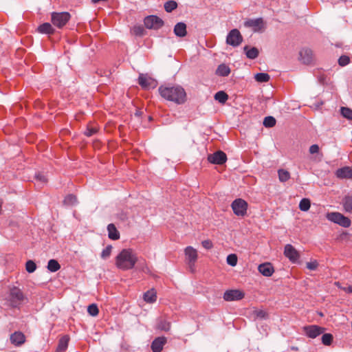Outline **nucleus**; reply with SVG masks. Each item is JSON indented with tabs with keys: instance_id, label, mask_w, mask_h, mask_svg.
Listing matches in <instances>:
<instances>
[{
	"instance_id": "1",
	"label": "nucleus",
	"mask_w": 352,
	"mask_h": 352,
	"mask_svg": "<svg viewBox=\"0 0 352 352\" xmlns=\"http://www.w3.org/2000/svg\"><path fill=\"white\" fill-rule=\"evenodd\" d=\"M159 92L163 98L178 104H184L186 100V91L179 85L172 87L160 86L159 87Z\"/></svg>"
},
{
	"instance_id": "2",
	"label": "nucleus",
	"mask_w": 352,
	"mask_h": 352,
	"mask_svg": "<svg viewBox=\"0 0 352 352\" xmlns=\"http://www.w3.org/2000/svg\"><path fill=\"white\" fill-rule=\"evenodd\" d=\"M138 257L131 249H123L116 257V266L122 270L133 269Z\"/></svg>"
},
{
	"instance_id": "3",
	"label": "nucleus",
	"mask_w": 352,
	"mask_h": 352,
	"mask_svg": "<svg viewBox=\"0 0 352 352\" xmlns=\"http://www.w3.org/2000/svg\"><path fill=\"white\" fill-rule=\"evenodd\" d=\"M24 300L25 296L20 289L15 287L10 289L8 296V300L10 306L17 307L23 303Z\"/></svg>"
},
{
	"instance_id": "4",
	"label": "nucleus",
	"mask_w": 352,
	"mask_h": 352,
	"mask_svg": "<svg viewBox=\"0 0 352 352\" xmlns=\"http://www.w3.org/2000/svg\"><path fill=\"white\" fill-rule=\"evenodd\" d=\"M326 217L330 221L337 223L344 228H349L351 224L350 219L340 212H328Z\"/></svg>"
},
{
	"instance_id": "5",
	"label": "nucleus",
	"mask_w": 352,
	"mask_h": 352,
	"mask_svg": "<svg viewBox=\"0 0 352 352\" xmlns=\"http://www.w3.org/2000/svg\"><path fill=\"white\" fill-rule=\"evenodd\" d=\"M231 208L235 215L238 217H244L247 214L248 204L244 199L238 198L232 201Z\"/></svg>"
},
{
	"instance_id": "6",
	"label": "nucleus",
	"mask_w": 352,
	"mask_h": 352,
	"mask_svg": "<svg viewBox=\"0 0 352 352\" xmlns=\"http://www.w3.org/2000/svg\"><path fill=\"white\" fill-rule=\"evenodd\" d=\"M245 28H251L254 32H263L266 28V23L263 19H249L244 22Z\"/></svg>"
},
{
	"instance_id": "7",
	"label": "nucleus",
	"mask_w": 352,
	"mask_h": 352,
	"mask_svg": "<svg viewBox=\"0 0 352 352\" xmlns=\"http://www.w3.org/2000/svg\"><path fill=\"white\" fill-rule=\"evenodd\" d=\"M69 12H53L52 14V23L58 28H62L70 19Z\"/></svg>"
},
{
	"instance_id": "8",
	"label": "nucleus",
	"mask_w": 352,
	"mask_h": 352,
	"mask_svg": "<svg viewBox=\"0 0 352 352\" xmlns=\"http://www.w3.org/2000/svg\"><path fill=\"white\" fill-rule=\"evenodd\" d=\"M243 42V36L237 29H232L226 37V43L232 47H238Z\"/></svg>"
},
{
	"instance_id": "9",
	"label": "nucleus",
	"mask_w": 352,
	"mask_h": 352,
	"mask_svg": "<svg viewBox=\"0 0 352 352\" xmlns=\"http://www.w3.org/2000/svg\"><path fill=\"white\" fill-rule=\"evenodd\" d=\"M144 25L148 29L158 30L164 25V21L155 15H150L144 18Z\"/></svg>"
},
{
	"instance_id": "10",
	"label": "nucleus",
	"mask_w": 352,
	"mask_h": 352,
	"mask_svg": "<svg viewBox=\"0 0 352 352\" xmlns=\"http://www.w3.org/2000/svg\"><path fill=\"white\" fill-rule=\"evenodd\" d=\"M208 161L213 164L222 165L227 161V155L222 151H218L208 155Z\"/></svg>"
},
{
	"instance_id": "11",
	"label": "nucleus",
	"mask_w": 352,
	"mask_h": 352,
	"mask_svg": "<svg viewBox=\"0 0 352 352\" xmlns=\"http://www.w3.org/2000/svg\"><path fill=\"white\" fill-rule=\"evenodd\" d=\"M138 83L143 89H149L156 87V81L147 74H140Z\"/></svg>"
},
{
	"instance_id": "12",
	"label": "nucleus",
	"mask_w": 352,
	"mask_h": 352,
	"mask_svg": "<svg viewBox=\"0 0 352 352\" xmlns=\"http://www.w3.org/2000/svg\"><path fill=\"white\" fill-rule=\"evenodd\" d=\"M245 294L239 289H229L225 292L223 299L226 301L239 300L244 298Z\"/></svg>"
},
{
	"instance_id": "13",
	"label": "nucleus",
	"mask_w": 352,
	"mask_h": 352,
	"mask_svg": "<svg viewBox=\"0 0 352 352\" xmlns=\"http://www.w3.org/2000/svg\"><path fill=\"white\" fill-rule=\"evenodd\" d=\"M303 330L309 338H315L324 332V328L317 325H309L304 327Z\"/></svg>"
},
{
	"instance_id": "14",
	"label": "nucleus",
	"mask_w": 352,
	"mask_h": 352,
	"mask_svg": "<svg viewBox=\"0 0 352 352\" xmlns=\"http://www.w3.org/2000/svg\"><path fill=\"white\" fill-rule=\"evenodd\" d=\"M300 60L303 64L309 65L314 60L313 51L309 48H302L299 52Z\"/></svg>"
},
{
	"instance_id": "15",
	"label": "nucleus",
	"mask_w": 352,
	"mask_h": 352,
	"mask_svg": "<svg viewBox=\"0 0 352 352\" xmlns=\"http://www.w3.org/2000/svg\"><path fill=\"white\" fill-rule=\"evenodd\" d=\"M186 260L188 261V263L190 268L195 265L197 259V250L191 246H188L185 248L184 250Z\"/></svg>"
},
{
	"instance_id": "16",
	"label": "nucleus",
	"mask_w": 352,
	"mask_h": 352,
	"mask_svg": "<svg viewBox=\"0 0 352 352\" xmlns=\"http://www.w3.org/2000/svg\"><path fill=\"white\" fill-rule=\"evenodd\" d=\"M284 254L292 263H296L300 257L298 251L290 244L285 245Z\"/></svg>"
},
{
	"instance_id": "17",
	"label": "nucleus",
	"mask_w": 352,
	"mask_h": 352,
	"mask_svg": "<svg viewBox=\"0 0 352 352\" xmlns=\"http://www.w3.org/2000/svg\"><path fill=\"white\" fill-rule=\"evenodd\" d=\"M258 272L265 276H271L274 272V269L270 263L260 264L258 267Z\"/></svg>"
},
{
	"instance_id": "18",
	"label": "nucleus",
	"mask_w": 352,
	"mask_h": 352,
	"mask_svg": "<svg viewBox=\"0 0 352 352\" xmlns=\"http://www.w3.org/2000/svg\"><path fill=\"white\" fill-rule=\"evenodd\" d=\"M336 175L340 179H352V168L344 166L338 168L336 172Z\"/></svg>"
},
{
	"instance_id": "19",
	"label": "nucleus",
	"mask_w": 352,
	"mask_h": 352,
	"mask_svg": "<svg viewBox=\"0 0 352 352\" xmlns=\"http://www.w3.org/2000/svg\"><path fill=\"white\" fill-rule=\"evenodd\" d=\"M166 342V338L164 337L155 338L151 344V349L153 352H161Z\"/></svg>"
},
{
	"instance_id": "20",
	"label": "nucleus",
	"mask_w": 352,
	"mask_h": 352,
	"mask_svg": "<svg viewBox=\"0 0 352 352\" xmlns=\"http://www.w3.org/2000/svg\"><path fill=\"white\" fill-rule=\"evenodd\" d=\"M11 343L15 346H19L23 344L25 341L24 334L21 331H16L10 336Z\"/></svg>"
},
{
	"instance_id": "21",
	"label": "nucleus",
	"mask_w": 352,
	"mask_h": 352,
	"mask_svg": "<svg viewBox=\"0 0 352 352\" xmlns=\"http://www.w3.org/2000/svg\"><path fill=\"white\" fill-rule=\"evenodd\" d=\"M174 34L178 37H184L187 34L186 25L183 22L177 23L173 30Z\"/></svg>"
},
{
	"instance_id": "22",
	"label": "nucleus",
	"mask_w": 352,
	"mask_h": 352,
	"mask_svg": "<svg viewBox=\"0 0 352 352\" xmlns=\"http://www.w3.org/2000/svg\"><path fill=\"white\" fill-rule=\"evenodd\" d=\"M108 236L112 240H118L120 239V232L117 230L113 223L107 226Z\"/></svg>"
},
{
	"instance_id": "23",
	"label": "nucleus",
	"mask_w": 352,
	"mask_h": 352,
	"mask_svg": "<svg viewBox=\"0 0 352 352\" xmlns=\"http://www.w3.org/2000/svg\"><path fill=\"white\" fill-rule=\"evenodd\" d=\"M144 300L147 303H153L157 300V292L154 289H151L144 294Z\"/></svg>"
},
{
	"instance_id": "24",
	"label": "nucleus",
	"mask_w": 352,
	"mask_h": 352,
	"mask_svg": "<svg viewBox=\"0 0 352 352\" xmlns=\"http://www.w3.org/2000/svg\"><path fill=\"white\" fill-rule=\"evenodd\" d=\"M243 50L245 52L247 57L250 59H255L258 56V50L255 47L249 48L248 46L246 45L244 47Z\"/></svg>"
},
{
	"instance_id": "25",
	"label": "nucleus",
	"mask_w": 352,
	"mask_h": 352,
	"mask_svg": "<svg viewBox=\"0 0 352 352\" xmlns=\"http://www.w3.org/2000/svg\"><path fill=\"white\" fill-rule=\"evenodd\" d=\"M69 338L67 336H63L58 341V344L56 351L64 352L67 350L68 346Z\"/></svg>"
},
{
	"instance_id": "26",
	"label": "nucleus",
	"mask_w": 352,
	"mask_h": 352,
	"mask_svg": "<svg viewBox=\"0 0 352 352\" xmlns=\"http://www.w3.org/2000/svg\"><path fill=\"white\" fill-rule=\"evenodd\" d=\"M38 30L41 33L43 34H53L54 32V30L52 28V25L49 23H45L38 26Z\"/></svg>"
},
{
	"instance_id": "27",
	"label": "nucleus",
	"mask_w": 352,
	"mask_h": 352,
	"mask_svg": "<svg viewBox=\"0 0 352 352\" xmlns=\"http://www.w3.org/2000/svg\"><path fill=\"white\" fill-rule=\"evenodd\" d=\"M230 73V69L229 67L225 64L219 65L216 71V74L220 76H227Z\"/></svg>"
},
{
	"instance_id": "28",
	"label": "nucleus",
	"mask_w": 352,
	"mask_h": 352,
	"mask_svg": "<svg viewBox=\"0 0 352 352\" xmlns=\"http://www.w3.org/2000/svg\"><path fill=\"white\" fill-rule=\"evenodd\" d=\"M157 328L162 331H168L170 328V323L163 318H160L158 320Z\"/></svg>"
},
{
	"instance_id": "29",
	"label": "nucleus",
	"mask_w": 352,
	"mask_h": 352,
	"mask_svg": "<svg viewBox=\"0 0 352 352\" xmlns=\"http://www.w3.org/2000/svg\"><path fill=\"white\" fill-rule=\"evenodd\" d=\"M214 98L219 102L224 104L228 100V96L223 91H219L215 94Z\"/></svg>"
},
{
	"instance_id": "30",
	"label": "nucleus",
	"mask_w": 352,
	"mask_h": 352,
	"mask_svg": "<svg viewBox=\"0 0 352 352\" xmlns=\"http://www.w3.org/2000/svg\"><path fill=\"white\" fill-rule=\"evenodd\" d=\"M343 207L346 212H352V196H346L344 198Z\"/></svg>"
},
{
	"instance_id": "31",
	"label": "nucleus",
	"mask_w": 352,
	"mask_h": 352,
	"mask_svg": "<svg viewBox=\"0 0 352 352\" xmlns=\"http://www.w3.org/2000/svg\"><path fill=\"white\" fill-rule=\"evenodd\" d=\"M60 268L58 262L55 259H50L47 263V269L52 272H57Z\"/></svg>"
},
{
	"instance_id": "32",
	"label": "nucleus",
	"mask_w": 352,
	"mask_h": 352,
	"mask_svg": "<svg viewBox=\"0 0 352 352\" xmlns=\"http://www.w3.org/2000/svg\"><path fill=\"white\" fill-rule=\"evenodd\" d=\"M63 204L67 206H74L77 204V198L74 195H68L65 197Z\"/></svg>"
},
{
	"instance_id": "33",
	"label": "nucleus",
	"mask_w": 352,
	"mask_h": 352,
	"mask_svg": "<svg viewBox=\"0 0 352 352\" xmlns=\"http://www.w3.org/2000/svg\"><path fill=\"white\" fill-rule=\"evenodd\" d=\"M278 178L281 182H285L290 178V173L284 169H279L278 170Z\"/></svg>"
},
{
	"instance_id": "34",
	"label": "nucleus",
	"mask_w": 352,
	"mask_h": 352,
	"mask_svg": "<svg viewBox=\"0 0 352 352\" xmlns=\"http://www.w3.org/2000/svg\"><path fill=\"white\" fill-rule=\"evenodd\" d=\"M255 80L258 82H267L270 80V75L267 73H258L254 76Z\"/></svg>"
},
{
	"instance_id": "35",
	"label": "nucleus",
	"mask_w": 352,
	"mask_h": 352,
	"mask_svg": "<svg viewBox=\"0 0 352 352\" xmlns=\"http://www.w3.org/2000/svg\"><path fill=\"white\" fill-rule=\"evenodd\" d=\"M311 202L309 199L304 198L302 199L299 204V208L302 211H307L310 208Z\"/></svg>"
},
{
	"instance_id": "36",
	"label": "nucleus",
	"mask_w": 352,
	"mask_h": 352,
	"mask_svg": "<svg viewBox=\"0 0 352 352\" xmlns=\"http://www.w3.org/2000/svg\"><path fill=\"white\" fill-rule=\"evenodd\" d=\"M177 3L176 1L170 0L164 3V9L167 12H171L173 10L176 9Z\"/></svg>"
},
{
	"instance_id": "37",
	"label": "nucleus",
	"mask_w": 352,
	"mask_h": 352,
	"mask_svg": "<svg viewBox=\"0 0 352 352\" xmlns=\"http://www.w3.org/2000/svg\"><path fill=\"white\" fill-rule=\"evenodd\" d=\"M98 131V127L96 125L89 124L87 125V130L85 131L86 136L90 137L94 134L96 133Z\"/></svg>"
},
{
	"instance_id": "38",
	"label": "nucleus",
	"mask_w": 352,
	"mask_h": 352,
	"mask_svg": "<svg viewBox=\"0 0 352 352\" xmlns=\"http://www.w3.org/2000/svg\"><path fill=\"white\" fill-rule=\"evenodd\" d=\"M276 119L272 116H267L264 118L263 125L265 127H273L276 124Z\"/></svg>"
},
{
	"instance_id": "39",
	"label": "nucleus",
	"mask_w": 352,
	"mask_h": 352,
	"mask_svg": "<svg viewBox=\"0 0 352 352\" xmlns=\"http://www.w3.org/2000/svg\"><path fill=\"white\" fill-rule=\"evenodd\" d=\"M340 112L344 118L352 120V109L348 107H342Z\"/></svg>"
},
{
	"instance_id": "40",
	"label": "nucleus",
	"mask_w": 352,
	"mask_h": 352,
	"mask_svg": "<svg viewBox=\"0 0 352 352\" xmlns=\"http://www.w3.org/2000/svg\"><path fill=\"white\" fill-rule=\"evenodd\" d=\"M333 341V336L331 333H324L322 336V342L326 346H329Z\"/></svg>"
},
{
	"instance_id": "41",
	"label": "nucleus",
	"mask_w": 352,
	"mask_h": 352,
	"mask_svg": "<svg viewBox=\"0 0 352 352\" xmlns=\"http://www.w3.org/2000/svg\"><path fill=\"white\" fill-rule=\"evenodd\" d=\"M87 311L89 315H91L92 316H96L99 313V309L96 305L91 304L88 306Z\"/></svg>"
},
{
	"instance_id": "42",
	"label": "nucleus",
	"mask_w": 352,
	"mask_h": 352,
	"mask_svg": "<svg viewBox=\"0 0 352 352\" xmlns=\"http://www.w3.org/2000/svg\"><path fill=\"white\" fill-rule=\"evenodd\" d=\"M112 245H107L105 249H104L101 253V258H103V259H107L108 258L111 254V251H112Z\"/></svg>"
},
{
	"instance_id": "43",
	"label": "nucleus",
	"mask_w": 352,
	"mask_h": 352,
	"mask_svg": "<svg viewBox=\"0 0 352 352\" xmlns=\"http://www.w3.org/2000/svg\"><path fill=\"white\" fill-rule=\"evenodd\" d=\"M36 265L33 261H28L25 264V269L29 273H32L36 270Z\"/></svg>"
},
{
	"instance_id": "44",
	"label": "nucleus",
	"mask_w": 352,
	"mask_h": 352,
	"mask_svg": "<svg viewBox=\"0 0 352 352\" xmlns=\"http://www.w3.org/2000/svg\"><path fill=\"white\" fill-rule=\"evenodd\" d=\"M226 260H227L228 264H229L230 265H231L232 267L235 266L237 263V256L234 254H229L227 256Z\"/></svg>"
},
{
	"instance_id": "45",
	"label": "nucleus",
	"mask_w": 352,
	"mask_h": 352,
	"mask_svg": "<svg viewBox=\"0 0 352 352\" xmlns=\"http://www.w3.org/2000/svg\"><path fill=\"white\" fill-rule=\"evenodd\" d=\"M350 63V58L346 55L341 56L338 59V64L341 67H344Z\"/></svg>"
},
{
	"instance_id": "46",
	"label": "nucleus",
	"mask_w": 352,
	"mask_h": 352,
	"mask_svg": "<svg viewBox=\"0 0 352 352\" xmlns=\"http://www.w3.org/2000/svg\"><path fill=\"white\" fill-rule=\"evenodd\" d=\"M253 315L256 318H261V319H263V318H265L266 316H267V314L265 311L263 310H261V309H256V310H254L253 311Z\"/></svg>"
},
{
	"instance_id": "47",
	"label": "nucleus",
	"mask_w": 352,
	"mask_h": 352,
	"mask_svg": "<svg viewBox=\"0 0 352 352\" xmlns=\"http://www.w3.org/2000/svg\"><path fill=\"white\" fill-rule=\"evenodd\" d=\"M138 268L142 272L149 274L151 272L148 267L147 266L146 261L144 260L142 263H140L138 265Z\"/></svg>"
},
{
	"instance_id": "48",
	"label": "nucleus",
	"mask_w": 352,
	"mask_h": 352,
	"mask_svg": "<svg viewBox=\"0 0 352 352\" xmlns=\"http://www.w3.org/2000/svg\"><path fill=\"white\" fill-rule=\"evenodd\" d=\"M318 266L317 261L309 262L307 263V267L311 270H315Z\"/></svg>"
},
{
	"instance_id": "49",
	"label": "nucleus",
	"mask_w": 352,
	"mask_h": 352,
	"mask_svg": "<svg viewBox=\"0 0 352 352\" xmlns=\"http://www.w3.org/2000/svg\"><path fill=\"white\" fill-rule=\"evenodd\" d=\"M203 247L207 250H210L212 248V243L210 240L203 241L201 243Z\"/></svg>"
},
{
	"instance_id": "50",
	"label": "nucleus",
	"mask_w": 352,
	"mask_h": 352,
	"mask_svg": "<svg viewBox=\"0 0 352 352\" xmlns=\"http://www.w3.org/2000/svg\"><path fill=\"white\" fill-rule=\"evenodd\" d=\"M320 148L318 144H313L309 147V153L311 154L318 153L319 152Z\"/></svg>"
},
{
	"instance_id": "51",
	"label": "nucleus",
	"mask_w": 352,
	"mask_h": 352,
	"mask_svg": "<svg viewBox=\"0 0 352 352\" xmlns=\"http://www.w3.org/2000/svg\"><path fill=\"white\" fill-rule=\"evenodd\" d=\"M36 178L38 181L43 182V183H45L47 182L45 177L40 173L36 175Z\"/></svg>"
},
{
	"instance_id": "52",
	"label": "nucleus",
	"mask_w": 352,
	"mask_h": 352,
	"mask_svg": "<svg viewBox=\"0 0 352 352\" xmlns=\"http://www.w3.org/2000/svg\"><path fill=\"white\" fill-rule=\"evenodd\" d=\"M342 289L348 293H352V285L346 287H343Z\"/></svg>"
}]
</instances>
